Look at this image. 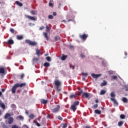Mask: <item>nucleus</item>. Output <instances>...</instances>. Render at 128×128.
Listing matches in <instances>:
<instances>
[{
	"label": "nucleus",
	"instance_id": "13d9d810",
	"mask_svg": "<svg viewBox=\"0 0 128 128\" xmlns=\"http://www.w3.org/2000/svg\"><path fill=\"white\" fill-rule=\"evenodd\" d=\"M95 102L96 104H98V99H96V100H95Z\"/></svg>",
	"mask_w": 128,
	"mask_h": 128
},
{
	"label": "nucleus",
	"instance_id": "473e14b6",
	"mask_svg": "<svg viewBox=\"0 0 128 128\" xmlns=\"http://www.w3.org/2000/svg\"><path fill=\"white\" fill-rule=\"evenodd\" d=\"M0 106H1V108H3V110L6 109V106H4V103H2L1 104V105H0Z\"/></svg>",
	"mask_w": 128,
	"mask_h": 128
},
{
	"label": "nucleus",
	"instance_id": "6e6552de",
	"mask_svg": "<svg viewBox=\"0 0 128 128\" xmlns=\"http://www.w3.org/2000/svg\"><path fill=\"white\" fill-rule=\"evenodd\" d=\"M92 76V78H99V76H102L101 74H94V73L92 74H91Z\"/></svg>",
	"mask_w": 128,
	"mask_h": 128
},
{
	"label": "nucleus",
	"instance_id": "8fccbe9b",
	"mask_svg": "<svg viewBox=\"0 0 128 128\" xmlns=\"http://www.w3.org/2000/svg\"><path fill=\"white\" fill-rule=\"evenodd\" d=\"M44 28V26H42L40 28V30H42Z\"/></svg>",
	"mask_w": 128,
	"mask_h": 128
},
{
	"label": "nucleus",
	"instance_id": "c756f323",
	"mask_svg": "<svg viewBox=\"0 0 128 128\" xmlns=\"http://www.w3.org/2000/svg\"><path fill=\"white\" fill-rule=\"evenodd\" d=\"M124 124V122L120 121L118 122V126H122Z\"/></svg>",
	"mask_w": 128,
	"mask_h": 128
},
{
	"label": "nucleus",
	"instance_id": "58836bf2",
	"mask_svg": "<svg viewBox=\"0 0 128 128\" xmlns=\"http://www.w3.org/2000/svg\"><path fill=\"white\" fill-rule=\"evenodd\" d=\"M68 128V124L66 123H64L63 124L62 128Z\"/></svg>",
	"mask_w": 128,
	"mask_h": 128
},
{
	"label": "nucleus",
	"instance_id": "4d7b16f0",
	"mask_svg": "<svg viewBox=\"0 0 128 128\" xmlns=\"http://www.w3.org/2000/svg\"><path fill=\"white\" fill-rule=\"evenodd\" d=\"M67 22H72V19H69V20H68Z\"/></svg>",
	"mask_w": 128,
	"mask_h": 128
},
{
	"label": "nucleus",
	"instance_id": "0eeeda50",
	"mask_svg": "<svg viewBox=\"0 0 128 128\" xmlns=\"http://www.w3.org/2000/svg\"><path fill=\"white\" fill-rule=\"evenodd\" d=\"M26 18L30 20H36V18L30 16L28 15H25Z\"/></svg>",
	"mask_w": 128,
	"mask_h": 128
},
{
	"label": "nucleus",
	"instance_id": "e2e57ef3",
	"mask_svg": "<svg viewBox=\"0 0 128 128\" xmlns=\"http://www.w3.org/2000/svg\"><path fill=\"white\" fill-rule=\"evenodd\" d=\"M85 128H90V126H85Z\"/></svg>",
	"mask_w": 128,
	"mask_h": 128
},
{
	"label": "nucleus",
	"instance_id": "338daca9",
	"mask_svg": "<svg viewBox=\"0 0 128 128\" xmlns=\"http://www.w3.org/2000/svg\"><path fill=\"white\" fill-rule=\"evenodd\" d=\"M2 92H0V96H2Z\"/></svg>",
	"mask_w": 128,
	"mask_h": 128
},
{
	"label": "nucleus",
	"instance_id": "052dcab7",
	"mask_svg": "<svg viewBox=\"0 0 128 128\" xmlns=\"http://www.w3.org/2000/svg\"><path fill=\"white\" fill-rule=\"evenodd\" d=\"M4 90H4V88L2 90V92H4Z\"/></svg>",
	"mask_w": 128,
	"mask_h": 128
},
{
	"label": "nucleus",
	"instance_id": "c9c22d12",
	"mask_svg": "<svg viewBox=\"0 0 128 128\" xmlns=\"http://www.w3.org/2000/svg\"><path fill=\"white\" fill-rule=\"evenodd\" d=\"M80 58H86V56H84V54H82H82H80Z\"/></svg>",
	"mask_w": 128,
	"mask_h": 128
},
{
	"label": "nucleus",
	"instance_id": "9b49d317",
	"mask_svg": "<svg viewBox=\"0 0 128 128\" xmlns=\"http://www.w3.org/2000/svg\"><path fill=\"white\" fill-rule=\"evenodd\" d=\"M14 40H12V39L8 40V42H6L7 44H14Z\"/></svg>",
	"mask_w": 128,
	"mask_h": 128
},
{
	"label": "nucleus",
	"instance_id": "412c9836",
	"mask_svg": "<svg viewBox=\"0 0 128 128\" xmlns=\"http://www.w3.org/2000/svg\"><path fill=\"white\" fill-rule=\"evenodd\" d=\"M106 90H101V91L100 92V96H102V95L104 94H106Z\"/></svg>",
	"mask_w": 128,
	"mask_h": 128
},
{
	"label": "nucleus",
	"instance_id": "79ce46f5",
	"mask_svg": "<svg viewBox=\"0 0 128 128\" xmlns=\"http://www.w3.org/2000/svg\"><path fill=\"white\" fill-rule=\"evenodd\" d=\"M82 76H88V74L87 72L82 73Z\"/></svg>",
	"mask_w": 128,
	"mask_h": 128
},
{
	"label": "nucleus",
	"instance_id": "6ab92c4d",
	"mask_svg": "<svg viewBox=\"0 0 128 128\" xmlns=\"http://www.w3.org/2000/svg\"><path fill=\"white\" fill-rule=\"evenodd\" d=\"M30 14H33L34 16H36L38 12L36 10H32L30 11Z\"/></svg>",
	"mask_w": 128,
	"mask_h": 128
},
{
	"label": "nucleus",
	"instance_id": "5701e85b",
	"mask_svg": "<svg viewBox=\"0 0 128 128\" xmlns=\"http://www.w3.org/2000/svg\"><path fill=\"white\" fill-rule=\"evenodd\" d=\"M95 114H102V111L98 110H94Z\"/></svg>",
	"mask_w": 128,
	"mask_h": 128
},
{
	"label": "nucleus",
	"instance_id": "f8f14e48",
	"mask_svg": "<svg viewBox=\"0 0 128 128\" xmlns=\"http://www.w3.org/2000/svg\"><path fill=\"white\" fill-rule=\"evenodd\" d=\"M70 108L72 110H73V112H76V106L74 104H72Z\"/></svg>",
	"mask_w": 128,
	"mask_h": 128
},
{
	"label": "nucleus",
	"instance_id": "2f4dec72",
	"mask_svg": "<svg viewBox=\"0 0 128 128\" xmlns=\"http://www.w3.org/2000/svg\"><path fill=\"white\" fill-rule=\"evenodd\" d=\"M78 104H80V102L78 101H76L75 102H74L73 105L76 106H78Z\"/></svg>",
	"mask_w": 128,
	"mask_h": 128
},
{
	"label": "nucleus",
	"instance_id": "e433bc0d",
	"mask_svg": "<svg viewBox=\"0 0 128 128\" xmlns=\"http://www.w3.org/2000/svg\"><path fill=\"white\" fill-rule=\"evenodd\" d=\"M110 96H111L112 98H114V96H116V94H114V92H112L110 94Z\"/></svg>",
	"mask_w": 128,
	"mask_h": 128
},
{
	"label": "nucleus",
	"instance_id": "2eb2a0df",
	"mask_svg": "<svg viewBox=\"0 0 128 128\" xmlns=\"http://www.w3.org/2000/svg\"><path fill=\"white\" fill-rule=\"evenodd\" d=\"M66 58H68V55H64V54H62L61 60H66Z\"/></svg>",
	"mask_w": 128,
	"mask_h": 128
},
{
	"label": "nucleus",
	"instance_id": "20e7f679",
	"mask_svg": "<svg viewBox=\"0 0 128 128\" xmlns=\"http://www.w3.org/2000/svg\"><path fill=\"white\" fill-rule=\"evenodd\" d=\"M60 105H57L56 107H55L52 110V112H58V110H60Z\"/></svg>",
	"mask_w": 128,
	"mask_h": 128
},
{
	"label": "nucleus",
	"instance_id": "49530a36",
	"mask_svg": "<svg viewBox=\"0 0 128 128\" xmlns=\"http://www.w3.org/2000/svg\"><path fill=\"white\" fill-rule=\"evenodd\" d=\"M11 107H12V108H16V104H12L11 105Z\"/></svg>",
	"mask_w": 128,
	"mask_h": 128
},
{
	"label": "nucleus",
	"instance_id": "1a4fd4ad",
	"mask_svg": "<svg viewBox=\"0 0 128 128\" xmlns=\"http://www.w3.org/2000/svg\"><path fill=\"white\" fill-rule=\"evenodd\" d=\"M8 120V124H12L14 122V118L10 117Z\"/></svg>",
	"mask_w": 128,
	"mask_h": 128
},
{
	"label": "nucleus",
	"instance_id": "4c0bfd02",
	"mask_svg": "<svg viewBox=\"0 0 128 128\" xmlns=\"http://www.w3.org/2000/svg\"><path fill=\"white\" fill-rule=\"evenodd\" d=\"M111 78H112V80H116V78H118V76H112Z\"/></svg>",
	"mask_w": 128,
	"mask_h": 128
},
{
	"label": "nucleus",
	"instance_id": "603ef678",
	"mask_svg": "<svg viewBox=\"0 0 128 128\" xmlns=\"http://www.w3.org/2000/svg\"><path fill=\"white\" fill-rule=\"evenodd\" d=\"M36 124L37 126H40V123H38V122H36Z\"/></svg>",
	"mask_w": 128,
	"mask_h": 128
},
{
	"label": "nucleus",
	"instance_id": "7ed1b4c3",
	"mask_svg": "<svg viewBox=\"0 0 128 128\" xmlns=\"http://www.w3.org/2000/svg\"><path fill=\"white\" fill-rule=\"evenodd\" d=\"M25 42L28 44H30V46H36L38 44V42L31 41L30 40H25Z\"/></svg>",
	"mask_w": 128,
	"mask_h": 128
},
{
	"label": "nucleus",
	"instance_id": "9d476101",
	"mask_svg": "<svg viewBox=\"0 0 128 128\" xmlns=\"http://www.w3.org/2000/svg\"><path fill=\"white\" fill-rule=\"evenodd\" d=\"M82 96L83 98H88L90 96V94L88 92H83L82 94Z\"/></svg>",
	"mask_w": 128,
	"mask_h": 128
},
{
	"label": "nucleus",
	"instance_id": "774afa93",
	"mask_svg": "<svg viewBox=\"0 0 128 128\" xmlns=\"http://www.w3.org/2000/svg\"><path fill=\"white\" fill-rule=\"evenodd\" d=\"M25 128H28V126H26Z\"/></svg>",
	"mask_w": 128,
	"mask_h": 128
},
{
	"label": "nucleus",
	"instance_id": "4468645a",
	"mask_svg": "<svg viewBox=\"0 0 128 128\" xmlns=\"http://www.w3.org/2000/svg\"><path fill=\"white\" fill-rule=\"evenodd\" d=\"M122 100L124 104H126L127 102H128V99L126 97H123L122 98Z\"/></svg>",
	"mask_w": 128,
	"mask_h": 128
},
{
	"label": "nucleus",
	"instance_id": "c03bdc74",
	"mask_svg": "<svg viewBox=\"0 0 128 128\" xmlns=\"http://www.w3.org/2000/svg\"><path fill=\"white\" fill-rule=\"evenodd\" d=\"M48 18L50 20H52V18H54V16H52V15H49Z\"/></svg>",
	"mask_w": 128,
	"mask_h": 128
},
{
	"label": "nucleus",
	"instance_id": "bf43d9fd",
	"mask_svg": "<svg viewBox=\"0 0 128 128\" xmlns=\"http://www.w3.org/2000/svg\"><path fill=\"white\" fill-rule=\"evenodd\" d=\"M65 22V24H66V20H63L62 21V22Z\"/></svg>",
	"mask_w": 128,
	"mask_h": 128
},
{
	"label": "nucleus",
	"instance_id": "b1692460",
	"mask_svg": "<svg viewBox=\"0 0 128 128\" xmlns=\"http://www.w3.org/2000/svg\"><path fill=\"white\" fill-rule=\"evenodd\" d=\"M16 38L17 40H20L24 38V36H17Z\"/></svg>",
	"mask_w": 128,
	"mask_h": 128
},
{
	"label": "nucleus",
	"instance_id": "7c9ffc66",
	"mask_svg": "<svg viewBox=\"0 0 128 128\" xmlns=\"http://www.w3.org/2000/svg\"><path fill=\"white\" fill-rule=\"evenodd\" d=\"M120 118H122V120H124V118H126V116L124 114H122L120 115Z\"/></svg>",
	"mask_w": 128,
	"mask_h": 128
},
{
	"label": "nucleus",
	"instance_id": "5fc2aeb1",
	"mask_svg": "<svg viewBox=\"0 0 128 128\" xmlns=\"http://www.w3.org/2000/svg\"><path fill=\"white\" fill-rule=\"evenodd\" d=\"M53 16H56V12H53Z\"/></svg>",
	"mask_w": 128,
	"mask_h": 128
},
{
	"label": "nucleus",
	"instance_id": "864d4df0",
	"mask_svg": "<svg viewBox=\"0 0 128 128\" xmlns=\"http://www.w3.org/2000/svg\"><path fill=\"white\" fill-rule=\"evenodd\" d=\"M53 4H52V3L50 2L49 3V6H52Z\"/></svg>",
	"mask_w": 128,
	"mask_h": 128
},
{
	"label": "nucleus",
	"instance_id": "6e6d98bb",
	"mask_svg": "<svg viewBox=\"0 0 128 128\" xmlns=\"http://www.w3.org/2000/svg\"><path fill=\"white\" fill-rule=\"evenodd\" d=\"M79 94H82V90H80V91L79 92Z\"/></svg>",
	"mask_w": 128,
	"mask_h": 128
},
{
	"label": "nucleus",
	"instance_id": "ddd939ff",
	"mask_svg": "<svg viewBox=\"0 0 128 128\" xmlns=\"http://www.w3.org/2000/svg\"><path fill=\"white\" fill-rule=\"evenodd\" d=\"M110 100L112 102H114V104H116V106H118V102H116V100L114 98H111Z\"/></svg>",
	"mask_w": 128,
	"mask_h": 128
},
{
	"label": "nucleus",
	"instance_id": "3c124183",
	"mask_svg": "<svg viewBox=\"0 0 128 128\" xmlns=\"http://www.w3.org/2000/svg\"><path fill=\"white\" fill-rule=\"evenodd\" d=\"M46 30H47V32H50V28L48 26H46Z\"/></svg>",
	"mask_w": 128,
	"mask_h": 128
},
{
	"label": "nucleus",
	"instance_id": "680f3d73",
	"mask_svg": "<svg viewBox=\"0 0 128 128\" xmlns=\"http://www.w3.org/2000/svg\"><path fill=\"white\" fill-rule=\"evenodd\" d=\"M26 114H28V110L26 111Z\"/></svg>",
	"mask_w": 128,
	"mask_h": 128
},
{
	"label": "nucleus",
	"instance_id": "0e129e2a",
	"mask_svg": "<svg viewBox=\"0 0 128 128\" xmlns=\"http://www.w3.org/2000/svg\"><path fill=\"white\" fill-rule=\"evenodd\" d=\"M124 55L125 56H128V53L126 52H124Z\"/></svg>",
	"mask_w": 128,
	"mask_h": 128
},
{
	"label": "nucleus",
	"instance_id": "de8ad7c7",
	"mask_svg": "<svg viewBox=\"0 0 128 128\" xmlns=\"http://www.w3.org/2000/svg\"><path fill=\"white\" fill-rule=\"evenodd\" d=\"M24 78V74H21L20 76V78L21 80H22V78Z\"/></svg>",
	"mask_w": 128,
	"mask_h": 128
},
{
	"label": "nucleus",
	"instance_id": "a19ab883",
	"mask_svg": "<svg viewBox=\"0 0 128 128\" xmlns=\"http://www.w3.org/2000/svg\"><path fill=\"white\" fill-rule=\"evenodd\" d=\"M10 32H12V34H14V30L12 28L10 29Z\"/></svg>",
	"mask_w": 128,
	"mask_h": 128
},
{
	"label": "nucleus",
	"instance_id": "aec40b11",
	"mask_svg": "<svg viewBox=\"0 0 128 128\" xmlns=\"http://www.w3.org/2000/svg\"><path fill=\"white\" fill-rule=\"evenodd\" d=\"M54 39L55 40V42H58V40H60V38L58 36H54Z\"/></svg>",
	"mask_w": 128,
	"mask_h": 128
},
{
	"label": "nucleus",
	"instance_id": "dca6fc26",
	"mask_svg": "<svg viewBox=\"0 0 128 128\" xmlns=\"http://www.w3.org/2000/svg\"><path fill=\"white\" fill-rule=\"evenodd\" d=\"M43 36L44 38H46L47 40H48V33L46 32H44L43 33Z\"/></svg>",
	"mask_w": 128,
	"mask_h": 128
},
{
	"label": "nucleus",
	"instance_id": "f257e3e1",
	"mask_svg": "<svg viewBox=\"0 0 128 128\" xmlns=\"http://www.w3.org/2000/svg\"><path fill=\"white\" fill-rule=\"evenodd\" d=\"M26 86V82L22 83V84H20V83L16 84L12 88L11 90H12V94H16V88H22L24 86Z\"/></svg>",
	"mask_w": 128,
	"mask_h": 128
},
{
	"label": "nucleus",
	"instance_id": "09e8293b",
	"mask_svg": "<svg viewBox=\"0 0 128 128\" xmlns=\"http://www.w3.org/2000/svg\"><path fill=\"white\" fill-rule=\"evenodd\" d=\"M18 118H20V120H24V117L22 116H18Z\"/></svg>",
	"mask_w": 128,
	"mask_h": 128
},
{
	"label": "nucleus",
	"instance_id": "f3484780",
	"mask_svg": "<svg viewBox=\"0 0 128 128\" xmlns=\"http://www.w3.org/2000/svg\"><path fill=\"white\" fill-rule=\"evenodd\" d=\"M16 4H17V6H23L22 3L20 2V1H16Z\"/></svg>",
	"mask_w": 128,
	"mask_h": 128
},
{
	"label": "nucleus",
	"instance_id": "393cba45",
	"mask_svg": "<svg viewBox=\"0 0 128 128\" xmlns=\"http://www.w3.org/2000/svg\"><path fill=\"white\" fill-rule=\"evenodd\" d=\"M107 84H108V82H106V80H104V82L101 84V86H106Z\"/></svg>",
	"mask_w": 128,
	"mask_h": 128
},
{
	"label": "nucleus",
	"instance_id": "39448f33",
	"mask_svg": "<svg viewBox=\"0 0 128 128\" xmlns=\"http://www.w3.org/2000/svg\"><path fill=\"white\" fill-rule=\"evenodd\" d=\"M79 36L81 40H86V38H88V34H80Z\"/></svg>",
	"mask_w": 128,
	"mask_h": 128
},
{
	"label": "nucleus",
	"instance_id": "c85d7f7f",
	"mask_svg": "<svg viewBox=\"0 0 128 128\" xmlns=\"http://www.w3.org/2000/svg\"><path fill=\"white\" fill-rule=\"evenodd\" d=\"M9 116H10V114L7 113L6 114L4 118L6 120V118H8Z\"/></svg>",
	"mask_w": 128,
	"mask_h": 128
},
{
	"label": "nucleus",
	"instance_id": "4be33fe9",
	"mask_svg": "<svg viewBox=\"0 0 128 128\" xmlns=\"http://www.w3.org/2000/svg\"><path fill=\"white\" fill-rule=\"evenodd\" d=\"M41 102L42 104H48V100H45L44 99L41 100Z\"/></svg>",
	"mask_w": 128,
	"mask_h": 128
},
{
	"label": "nucleus",
	"instance_id": "a211bd4d",
	"mask_svg": "<svg viewBox=\"0 0 128 128\" xmlns=\"http://www.w3.org/2000/svg\"><path fill=\"white\" fill-rule=\"evenodd\" d=\"M36 54H37L38 56H40V50L38 48L36 49Z\"/></svg>",
	"mask_w": 128,
	"mask_h": 128
},
{
	"label": "nucleus",
	"instance_id": "69168bd1",
	"mask_svg": "<svg viewBox=\"0 0 128 128\" xmlns=\"http://www.w3.org/2000/svg\"><path fill=\"white\" fill-rule=\"evenodd\" d=\"M78 94V96H80V92H78V94Z\"/></svg>",
	"mask_w": 128,
	"mask_h": 128
},
{
	"label": "nucleus",
	"instance_id": "72a5a7b5",
	"mask_svg": "<svg viewBox=\"0 0 128 128\" xmlns=\"http://www.w3.org/2000/svg\"><path fill=\"white\" fill-rule=\"evenodd\" d=\"M76 94H72L70 96V98H76Z\"/></svg>",
	"mask_w": 128,
	"mask_h": 128
},
{
	"label": "nucleus",
	"instance_id": "f704fd0d",
	"mask_svg": "<svg viewBox=\"0 0 128 128\" xmlns=\"http://www.w3.org/2000/svg\"><path fill=\"white\" fill-rule=\"evenodd\" d=\"M46 60H48V62H52V58H50V56H47L46 58Z\"/></svg>",
	"mask_w": 128,
	"mask_h": 128
},
{
	"label": "nucleus",
	"instance_id": "ea45409f",
	"mask_svg": "<svg viewBox=\"0 0 128 128\" xmlns=\"http://www.w3.org/2000/svg\"><path fill=\"white\" fill-rule=\"evenodd\" d=\"M98 106V104H95L92 106V108H96Z\"/></svg>",
	"mask_w": 128,
	"mask_h": 128
},
{
	"label": "nucleus",
	"instance_id": "37998d69",
	"mask_svg": "<svg viewBox=\"0 0 128 128\" xmlns=\"http://www.w3.org/2000/svg\"><path fill=\"white\" fill-rule=\"evenodd\" d=\"M70 68H72V70H74V66L70 64Z\"/></svg>",
	"mask_w": 128,
	"mask_h": 128
},
{
	"label": "nucleus",
	"instance_id": "f03ea898",
	"mask_svg": "<svg viewBox=\"0 0 128 128\" xmlns=\"http://www.w3.org/2000/svg\"><path fill=\"white\" fill-rule=\"evenodd\" d=\"M54 88L56 90V92H60L62 90L60 87L62 86V82L60 80H55L54 81Z\"/></svg>",
	"mask_w": 128,
	"mask_h": 128
},
{
	"label": "nucleus",
	"instance_id": "cd10ccee",
	"mask_svg": "<svg viewBox=\"0 0 128 128\" xmlns=\"http://www.w3.org/2000/svg\"><path fill=\"white\" fill-rule=\"evenodd\" d=\"M40 60V59L38 58H34L32 59V62L34 64V62L38 61Z\"/></svg>",
	"mask_w": 128,
	"mask_h": 128
},
{
	"label": "nucleus",
	"instance_id": "a18cd8bd",
	"mask_svg": "<svg viewBox=\"0 0 128 128\" xmlns=\"http://www.w3.org/2000/svg\"><path fill=\"white\" fill-rule=\"evenodd\" d=\"M58 120H62L63 118H62V116H58Z\"/></svg>",
	"mask_w": 128,
	"mask_h": 128
},
{
	"label": "nucleus",
	"instance_id": "bb28decb",
	"mask_svg": "<svg viewBox=\"0 0 128 128\" xmlns=\"http://www.w3.org/2000/svg\"><path fill=\"white\" fill-rule=\"evenodd\" d=\"M50 66V64L49 62H45L44 64V66H46V68Z\"/></svg>",
	"mask_w": 128,
	"mask_h": 128
},
{
	"label": "nucleus",
	"instance_id": "a878e982",
	"mask_svg": "<svg viewBox=\"0 0 128 128\" xmlns=\"http://www.w3.org/2000/svg\"><path fill=\"white\" fill-rule=\"evenodd\" d=\"M30 118H31V120H34L36 116H34V114H32L29 116Z\"/></svg>",
	"mask_w": 128,
	"mask_h": 128
},
{
	"label": "nucleus",
	"instance_id": "423d86ee",
	"mask_svg": "<svg viewBox=\"0 0 128 128\" xmlns=\"http://www.w3.org/2000/svg\"><path fill=\"white\" fill-rule=\"evenodd\" d=\"M6 70H4V68H0V74H2V76H5V74H7Z\"/></svg>",
	"mask_w": 128,
	"mask_h": 128
}]
</instances>
